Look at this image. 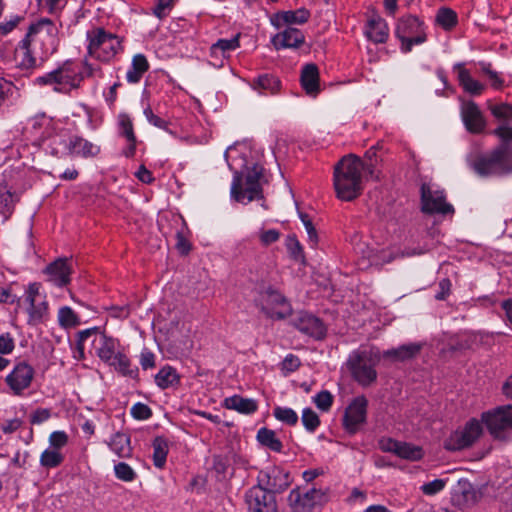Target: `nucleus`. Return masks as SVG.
<instances>
[{
  "label": "nucleus",
  "mask_w": 512,
  "mask_h": 512,
  "mask_svg": "<svg viewBox=\"0 0 512 512\" xmlns=\"http://www.w3.org/2000/svg\"><path fill=\"white\" fill-rule=\"evenodd\" d=\"M379 147V144L372 146L369 150L366 151L364 160H362L364 163L363 170L371 177L375 176V167L378 163L377 151Z\"/></svg>",
  "instance_id": "nucleus-46"
},
{
  "label": "nucleus",
  "mask_w": 512,
  "mask_h": 512,
  "mask_svg": "<svg viewBox=\"0 0 512 512\" xmlns=\"http://www.w3.org/2000/svg\"><path fill=\"white\" fill-rule=\"evenodd\" d=\"M437 23L445 29H451L457 23V15L450 8H441L436 15Z\"/></svg>",
  "instance_id": "nucleus-44"
},
{
  "label": "nucleus",
  "mask_w": 512,
  "mask_h": 512,
  "mask_svg": "<svg viewBox=\"0 0 512 512\" xmlns=\"http://www.w3.org/2000/svg\"><path fill=\"white\" fill-rule=\"evenodd\" d=\"M300 366V360L293 354L287 355L282 362V369L287 372H293Z\"/></svg>",
  "instance_id": "nucleus-61"
},
{
  "label": "nucleus",
  "mask_w": 512,
  "mask_h": 512,
  "mask_svg": "<svg viewBox=\"0 0 512 512\" xmlns=\"http://www.w3.org/2000/svg\"><path fill=\"white\" fill-rule=\"evenodd\" d=\"M439 291L435 295L437 300H445L446 297L450 294L451 290V282L448 278H444L439 282Z\"/></svg>",
  "instance_id": "nucleus-64"
},
{
  "label": "nucleus",
  "mask_w": 512,
  "mask_h": 512,
  "mask_svg": "<svg viewBox=\"0 0 512 512\" xmlns=\"http://www.w3.org/2000/svg\"><path fill=\"white\" fill-rule=\"evenodd\" d=\"M86 38L89 55L102 62L110 61L123 50L122 39L100 27L88 30Z\"/></svg>",
  "instance_id": "nucleus-7"
},
{
  "label": "nucleus",
  "mask_w": 512,
  "mask_h": 512,
  "mask_svg": "<svg viewBox=\"0 0 512 512\" xmlns=\"http://www.w3.org/2000/svg\"><path fill=\"white\" fill-rule=\"evenodd\" d=\"M482 425L471 419L461 430H456L445 440L444 447L450 451H458L470 447L481 435Z\"/></svg>",
  "instance_id": "nucleus-11"
},
{
  "label": "nucleus",
  "mask_w": 512,
  "mask_h": 512,
  "mask_svg": "<svg viewBox=\"0 0 512 512\" xmlns=\"http://www.w3.org/2000/svg\"><path fill=\"white\" fill-rule=\"evenodd\" d=\"M25 39L33 47L34 53L40 56V63H44L58 49L59 28L50 19L42 18L31 23Z\"/></svg>",
  "instance_id": "nucleus-5"
},
{
  "label": "nucleus",
  "mask_w": 512,
  "mask_h": 512,
  "mask_svg": "<svg viewBox=\"0 0 512 512\" xmlns=\"http://www.w3.org/2000/svg\"><path fill=\"white\" fill-rule=\"evenodd\" d=\"M262 167L254 165L252 168L247 169L245 176L240 173H235L232 186L231 195L237 202H243L247 199L248 202L256 198L262 197V187L260 179L263 174Z\"/></svg>",
  "instance_id": "nucleus-8"
},
{
  "label": "nucleus",
  "mask_w": 512,
  "mask_h": 512,
  "mask_svg": "<svg viewBox=\"0 0 512 512\" xmlns=\"http://www.w3.org/2000/svg\"><path fill=\"white\" fill-rule=\"evenodd\" d=\"M273 415L277 420L290 426H294L298 422V415L291 408L278 406L274 409Z\"/></svg>",
  "instance_id": "nucleus-47"
},
{
  "label": "nucleus",
  "mask_w": 512,
  "mask_h": 512,
  "mask_svg": "<svg viewBox=\"0 0 512 512\" xmlns=\"http://www.w3.org/2000/svg\"><path fill=\"white\" fill-rule=\"evenodd\" d=\"M454 70L458 71V80L465 92L471 95H481L485 90V85L475 80L470 75V72L464 67L463 64L458 63L454 66Z\"/></svg>",
  "instance_id": "nucleus-29"
},
{
  "label": "nucleus",
  "mask_w": 512,
  "mask_h": 512,
  "mask_svg": "<svg viewBox=\"0 0 512 512\" xmlns=\"http://www.w3.org/2000/svg\"><path fill=\"white\" fill-rule=\"evenodd\" d=\"M34 374L35 371L30 364L19 362L6 376L5 382L14 395L20 396L31 386Z\"/></svg>",
  "instance_id": "nucleus-15"
},
{
  "label": "nucleus",
  "mask_w": 512,
  "mask_h": 512,
  "mask_svg": "<svg viewBox=\"0 0 512 512\" xmlns=\"http://www.w3.org/2000/svg\"><path fill=\"white\" fill-rule=\"evenodd\" d=\"M294 324L300 332L316 339H321L326 334V328L321 320L310 314L300 315Z\"/></svg>",
  "instance_id": "nucleus-24"
},
{
  "label": "nucleus",
  "mask_w": 512,
  "mask_h": 512,
  "mask_svg": "<svg viewBox=\"0 0 512 512\" xmlns=\"http://www.w3.org/2000/svg\"><path fill=\"white\" fill-rule=\"evenodd\" d=\"M156 384L161 388L173 386L178 381L175 369L167 366L163 367L155 376Z\"/></svg>",
  "instance_id": "nucleus-41"
},
{
  "label": "nucleus",
  "mask_w": 512,
  "mask_h": 512,
  "mask_svg": "<svg viewBox=\"0 0 512 512\" xmlns=\"http://www.w3.org/2000/svg\"><path fill=\"white\" fill-rule=\"evenodd\" d=\"M319 496V491L311 489L305 494H301L298 489H294L290 492L288 500L290 504L296 508L312 507L315 504V498Z\"/></svg>",
  "instance_id": "nucleus-34"
},
{
  "label": "nucleus",
  "mask_w": 512,
  "mask_h": 512,
  "mask_svg": "<svg viewBox=\"0 0 512 512\" xmlns=\"http://www.w3.org/2000/svg\"><path fill=\"white\" fill-rule=\"evenodd\" d=\"M309 18L310 12L305 8H300L297 10L278 12L275 14L272 22L275 26L280 28L284 25L304 24Z\"/></svg>",
  "instance_id": "nucleus-27"
},
{
  "label": "nucleus",
  "mask_w": 512,
  "mask_h": 512,
  "mask_svg": "<svg viewBox=\"0 0 512 512\" xmlns=\"http://www.w3.org/2000/svg\"><path fill=\"white\" fill-rule=\"evenodd\" d=\"M461 116L466 129L471 133H480L485 127V121L479 107L473 101L462 104Z\"/></svg>",
  "instance_id": "nucleus-22"
},
{
  "label": "nucleus",
  "mask_w": 512,
  "mask_h": 512,
  "mask_svg": "<svg viewBox=\"0 0 512 512\" xmlns=\"http://www.w3.org/2000/svg\"><path fill=\"white\" fill-rule=\"evenodd\" d=\"M72 268L67 259H57L49 264L44 273L47 281L57 287H64L70 283Z\"/></svg>",
  "instance_id": "nucleus-20"
},
{
  "label": "nucleus",
  "mask_w": 512,
  "mask_h": 512,
  "mask_svg": "<svg viewBox=\"0 0 512 512\" xmlns=\"http://www.w3.org/2000/svg\"><path fill=\"white\" fill-rule=\"evenodd\" d=\"M117 125L119 134L126 140H133L135 137L133 122L131 117L126 113H120L117 117Z\"/></svg>",
  "instance_id": "nucleus-43"
},
{
  "label": "nucleus",
  "mask_w": 512,
  "mask_h": 512,
  "mask_svg": "<svg viewBox=\"0 0 512 512\" xmlns=\"http://www.w3.org/2000/svg\"><path fill=\"white\" fill-rule=\"evenodd\" d=\"M97 69L88 63L81 66L77 62L65 61L56 69L36 77L34 83L39 86L50 87L58 93L68 94L79 88L84 78V72L92 76Z\"/></svg>",
  "instance_id": "nucleus-4"
},
{
  "label": "nucleus",
  "mask_w": 512,
  "mask_h": 512,
  "mask_svg": "<svg viewBox=\"0 0 512 512\" xmlns=\"http://www.w3.org/2000/svg\"><path fill=\"white\" fill-rule=\"evenodd\" d=\"M148 69L149 63L145 55L136 54L133 56L131 66L127 70L126 80L131 84L138 83Z\"/></svg>",
  "instance_id": "nucleus-31"
},
{
  "label": "nucleus",
  "mask_w": 512,
  "mask_h": 512,
  "mask_svg": "<svg viewBox=\"0 0 512 512\" xmlns=\"http://www.w3.org/2000/svg\"><path fill=\"white\" fill-rule=\"evenodd\" d=\"M396 36L401 41V50L410 52L413 45L426 41L423 23L415 16L402 18L396 27Z\"/></svg>",
  "instance_id": "nucleus-10"
},
{
  "label": "nucleus",
  "mask_w": 512,
  "mask_h": 512,
  "mask_svg": "<svg viewBox=\"0 0 512 512\" xmlns=\"http://www.w3.org/2000/svg\"><path fill=\"white\" fill-rule=\"evenodd\" d=\"M368 401L364 396L356 397L346 408L343 423L345 429L354 434L365 423Z\"/></svg>",
  "instance_id": "nucleus-19"
},
{
  "label": "nucleus",
  "mask_w": 512,
  "mask_h": 512,
  "mask_svg": "<svg viewBox=\"0 0 512 512\" xmlns=\"http://www.w3.org/2000/svg\"><path fill=\"white\" fill-rule=\"evenodd\" d=\"M38 283H31L25 291V302L28 304V323L38 325L48 318V302L40 295Z\"/></svg>",
  "instance_id": "nucleus-12"
},
{
  "label": "nucleus",
  "mask_w": 512,
  "mask_h": 512,
  "mask_svg": "<svg viewBox=\"0 0 512 512\" xmlns=\"http://www.w3.org/2000/svg\"><path fill=\"white\" fill-rule=\"evenodd\" d=\"M14 62L22 70H31L42 64L40 63V56L34 53L33 47L25 38L15 48Z\"/></svg>",
  "instance_id": "nucleus-21"
},
{
  "label": "nucleus",
  "mask_w": 512,
  "mask_h": 512,
  "mask_svg": "<svg viewBox=\"0 0 512 512\" xmlns=\"http://www.w3.org/2000/svg\"><path fill=\"white\" fill-rule=\"evenodd\" d=\"M64 460L61 451L55 448H47L40 455V464L45 468H55L59 466Z\"/></svg>",
  "instance_id": "nucleus-39"
},
{
  "label": "nucleus",
  "mask_w": 512,
  "mask_h": 512,
  "mask_svg": "<svg viewBox=\"0 0 512 512\" xmlns=\"http://www.w3.org/2000/svg\"><path fill=\"white\" fill-rule=\"evenodd\" d=\"M305 42L303 32L297 28L287 27L272 38L275 49L299 48Z\"/></svg>",
  "instance_id": "nucleus-23"
},
{
  "label": "nucleus",
  "mask_w": 512,
  "mask_h": 512,
  "mask_svg": "<svg viewBox=\"0 0 512 512\" xmlns=\"http://www.w3.org/2000/svg\"><path fill=\"white\" fill-rule=\"evenodd\" d=\"M224 406L227 409L236 410L245 414H250L257 410V404L254 400L246 399L238 395L226 398L224 400Z\"/></svg>",
  "instance_id": "nucleus-32"
},
{
  "label": "nucleus",
  "mask_w": 512,
  "mask_h": 512,
  "mask_svg": "<svg viewBox=\"0 0 512 512\" xmlns=\"http://www.w3.org/2000/svg\"><path fill=\"white\" fill-rule=\"evenodd\" d=\"M35 142L47 153L57 158H95L101 152L99 144L73 134L60 120L38 115L30 120Z\"/></svg>",
  "instance_id": "nucleus-1"
},
{
  "label": "nucleus",
  "mask_w": 512,
  "mask_h": 512,
  "mask_svg": "<svg viewBox=\"0 0 512 512\" xmlns=\"http://www.w3.org/2000/svg\"><path fill=\"white\" fill-rule=\"evenodd\" d=\"M153 447V463L157 468H163L166 463L169 451L168 442L163 437H156L152 443Z\"/></svg>",
  "instance_id": "nucleus-35"
},
{
  "label": "nucleus",
  "mask_w": 512,
  "mask_h": 512,
  "mask_svg": "<svg viewBox=\"0 0 512 512\" xmlns=\"http://www.w3.org/2000/svg\"><path fill=\"white\" fill-rule=\"evenodd\" d=\"M90 342L95 354L106 364L123 376L135 378L138 369L131 365V361L124 352L118 339L107 336L94 329H86L78 333L77 349L82 355L87 343Z\"/></svg>",
  "instance_id": "nucleus-2"
},
{
  "label": "nucleus",
  "mask_w": 512,
  "mask_h": 512,
  "mask_svg": "<svg viewBox=\"0 0 512 512\" xmlns=\"http://www.w3.org/2000/svg\"><path fill=\"white\" fill-rule=\"evenodd\" d=\"M114 474L117 479L124 482H132L137 477L134 469L125 462H118L114 465Z\"/></svg>",
  "instance_id": "nucleus-49"
},
{
  "label": "nucleus",
  "mask_w": 512,
  "mask_h": 512,
  "mask_svg": "<svg viewBox=\"0 0 512 512\" xmlns=\"http://www.w3.org/2000/svg\"><path fill=\"white\" fill-rule=\"evenodd\" d=\"M446 480L435 479L431 482L425 483L421 486V491L428 496L435 495L442 491L446 486Z\"/></svg>",
  "instance_id": "nucleus-55"
},
{
  "label": "nucleus",
  "mask_w": 512,
  "mask_h": 512,
  "mask_svg": "<svg viewBox=\"0 0 512 512\" xmlns=\"http://www.w3.org/2000/svg\"><path fill=\"white\" fill-rule=\"evenodd\" d=\"M280 80L274 75L264 74L253 82V88L260 93L276 94L280 90Z\"/></svg>",
  "instance_id": "nucleus-33"
},
{
  "label": "nucleus",
  "mask_w": 512,
  "mask_h": 512,
  "mask_svg": "<svg viewBox=\"0 0 512 512\" xmlns=\"http://www.w3.org/2000/svg\"><path fill=\"white\" fill-rule=\"evenodd\" d=\"M280 232L277 229H261L258 232V239L261 245L267 247L280 239Z\"/></svg>",
  "instance_id": "nucleus-53"
},
{
  "label": "nucleus",
  "mask_w": 512,
  "mask_h": 512,
  "mask_svg": "<svg viewBox=\"0 0 512 512\" xmlns=\"http://www.w3.org/2000/svg\"><path fill=\"white\" fill-rule=\"evenodd\" d=\"M421 344L409 343L383 352V357L392 362H404L415 358L421 351Z\"/></svg>",
  "instance_id": "nucleus-26"
},
{
  "label": "nucleus",
  "mask_w": 512,
  "mask_h": 512,
  "mask_svg": "<svg viewBox=\"0 0 512 512\" xmlns=\"http://www.w3.org/2000/svg\"><path fill=\"white\" fill-rule=\"evenodd\" d=\"M109 449L119 458H129L132 455L130 436L116 432L106 442Z\"/></svg>",
  "instance_id": "nucleus-30"
},
{
  "label": "nucleus",
  "mask_w": 512,
  "mask_h": 512,
  "mask_svg": "<svg viewBox=\"0 0 512 512\" xmlns=\"http://www.w3.org/2000/svg\"><path fill=\"white\" fill-rule=\"evenodd\" d=\"M300 81L306 94L316 96L320 91L317 65L313 63L306 64L301 71Z\"/></svg>",
  "instance_id": "nucleus-25"
},
{
  "label": "nucleus",
  "mask_w": 512,
  "mask_h": 512,
  "mask_svg": "<svg viewBox=\"0 0 512 512\" xmlns=\"http://www.w3.org/2000/svg\"><path fill=\"white\" fill-rule=\"evenodd\" d=\"M15 347L14 339L9 333L0 335V354H10Z\"/></svg>",
  "instance_id": "nucleus-59"
},
{
  "label": "nucleus",
  "mask_w": 512,
  "mask_h": 512,
  "mask_svg": "<svg viewBox=\"0 0 512 512\" xmlns=\"http://www.w3.org/2000/svg\"><path fill=\"white\" fill-rule=\"evenodd\" d=\"M286 247L291 258L297 262L304 263L305 257L303 248L295 235H289L286 239Z\"/></svg>",
  "instance_id": "nucleus-45"
},
{
  "label": "nucleus",
  "mask_w": 512,
  "mask_h": 512,
  "mask_svg": "<svg viewBox=\"0 0 512 512\" xmlns=\"http://www.w3.org/2000/svg\"><path fill=\"white\" fill-rule=\"evenodd\" d=\"M364 163L355 154H348L334 167V188L336 195L343 201L356 199L363 190L362 171Z\"/></svg>",
  "instance_id": "nucleus-3"
},
{
  "label": "nucleus",
  "mask_w": 512,
  "mask_h": 512,
  "mask_svg": "<svg viewBox=\"0 0 512 512\" xmlns=\"http://www.w3.org/2000/svg\"><path fill=\"white\" fill-rule=\"evenodd\" d=\"M245 501L248 512H277L275 496L258 485L246 492Z\"/></svg>",
  "instance_id": "nucleus-17"
},
{
  "label": "nucleus",
  "mask_w": 512,
  "mask_h": 512,
  "mask_svg": "<svg viewBox=\"0 0 512 512\" xmlns=\"http://www.w3.org/2000/svg\"><path fill=\"white\" fill-rule=\"evenodd\" d=\"M314 403L321 411H329L333 404V395L329 391L323 390L316 394Z\"/></svg>",
  "instance_id": "nucleus-52"
},
{
  "label": "nucleus",
  "mask_w": 512,
  "mask_h": 512,
  "mask_svg": "<svg viewBox=\"0 0 512 512\" xmlns=\"http://www.w3.org/2000/svg\"><path fill=\"white\" fill-rule=\"evenodd\" d=\"M155 5L152 9V14L158 19L166 18L174 7V0H154Z\"/></svg>",
  "instance_id": "nucleus-51"
},
{
  "label": "nucleus",
  "mask_w": 512,
  "mask_h": 512,
  "mask_svg": "<svg viewBox=\"0 0 512 512\" xmlns=\"http://www.w3.org/2000/svg\"><path fill=\"white\" fill-rule=\"evenodd\" d=\"M131 415L138 420H146L151 416L150 408L143 403H136L131 407Z\"/></svg>",
  "instance_id": "nucleus-58"
},
{
  "label": "nucleus",
  "mask_w": 512,
  "mask_h": 512,
  "mask_svg": "<svg viewBox=\"0 0 512 512\" xmlns=\"http://www.w3.org/2000/svg\"><path fill=\"white\" fill-rule=\"evenodd\" d=\"M470 167L481 177L512 173V145L502 143L489 154L470 161Z\"/></svg>",
  "instance_id": "nucleus-6"
},
{
  "label": "nucleus",
  "mask_w": 512,
  "mask_h": 512,
  "mask_svg": "<svg viewBox=\"0 0 512 512\" xmlns=\"http://www.w3.org/2000/svg\"><path fill=\"white\" fill-rule=\"evenodd\" d=\"M365 35L374 43H385L388 38V27L379 15L372 16L366 26Z\"/></svg>",
  "instance_id": "nucleus-28"
},
{
  "label": "nucleus",
  "mask_w": 512,
  "mask_h": 512,
  "mask_svg": "<svg viewBox=\"0 0 512 512\" xmlns=\"http://www.w3.org/2000/svg\"><path fill=\"white\" fill-rule=\"evenodd\" d=\"M258 441L271 449L274 452H281L283 445L281 441L276 437V433L268 428H261L257 433Z\"/></svg>",
  "instance_id": "nucleus-37"
},
{
  "label": "nucleus",
  "mask_w": 512,
  "mask_h": 512,
  "mask_svg": "<svg viewBox=\"0 0 512 512\" xmlns=\"http://www.w3.org/2000/svg\"><path fill=\"white\" fill-rule=\"evenodd\" d=\"M58 323L63 328H72L79 325L78 315L68 306L60 307L58 310Z\"/></svg>",
  "instance_id": "nucleus-40"
},
{
  "label": "nucleus",
  "mask_w": 512,
  "mask_h": 512,
  "mask_svg": "<svg viewBox=\"0 0 512 512\" xmlns=\"http://www.w3.org/2000/svg\"><path fill=\"white\" fill-rule=\"evenodd\" d=\"M493 116L499 119H512V105L502 103L490 107Z\"/></svg>",
  "instance_id": "nucleus-56"
},
{
  "label": "nucleus",
  "mask_w": 512,
  "mask_h": 512,
  "mask_svg": "<svg viewBox=\"0 0 512 512\" xmlns=\"http://www.w3.org/2000/svg\"><path fill=\"white\" fill-rule=\"evenodd\" d=\"M301 420L305 429L311 433L314 432L320 425L319 416L311 408H306L303 410Z\"/></svg>",
  "instance_id": "nucleus-50"
},
{
  "label": "nucleus",
  "mask_w": 512,
  "mask_h": 512,
  "mask_svg": "<svg viewBox=\"0 0 512 512\" xmlns=\"http://www.w3.org/2000/svg\"><path fill=\"white\" fill-rule=\"evenodd\" d=\"M51 416V413L48 409H37L33 412L31 415L30 421L32 424H41L45 421H47Z\"/></svg>",
  "instance_id": "nucleus-63"
},
{
  "label": "nucleus",
  "mask_w": 512,
  "mask_h": 512,
  "mask_svg": "<svg viewBox=\"0 0 512 512\" xmlns=\"http://www.w3.org/2000/svg\"><path fill=\"white\" fill-rule=\"evenodd\" d=\"M346 365L353 379L362 386L370 385L377 378L376 361L372 353L366 349L352 351Z\"/></svg>",
  "instance_id": "nucleus-9"
},
{
  "label": "nucleus",
  "mask_w": 512,
  "mask_h": 512,
  "mask_svg": "<svg viewBox=\"0 0 512 512\" xmlns=\"http://www.w3.org/2000/svg\"><path fill=\"white\" fill-rule=\"evenodd\" d=\"M289 473L279 467H272L261 471L258 476V486L275 495L281 493L290 486Z\"/></svg>",
  "instance_id": "nucleus-18"
},
{
  "label": "nucleus",
  "mask_w": 512,
  "mask_h": 512,
  "mask_svg": "<svg viewBox=\"0 0 512 512\" xmlns=\"http://www.w3.org/2000/svg\"><path fill=\"white\" fill-rule=\"evenodd\" d=\"M393 446L395 454L403 459L415 461L422 458V449L418 446L405 442H399V444H393Z\"/></svg>",
  "instance_id": "nucleus-38"
},
{
  "label": "nucleus",
  "mask_w": 512,
  "mask_h": 512,
  "mask_svg": "<svg viewBox=\"0 0 512 512\" xmlns=\"http://www.w3.org/2000/svg\"><path fill=\"white\" fill-rule=\"evenodd\" d=\"M240 34L235 35L231 39H219L210 47V52L215 51L221 52V59H227L230 57V53L239 47Z\"/></svg>",
  "instance_id": "nucleus-36"
},
{
  "label": "nucleus",
  "mask_w": 512,
  "mask_h": 512,
  "mask_svg": "<svg viewBox=\"0 0 512 512\" xmlns=\"http://www.w3.org/2000/svg\"><path fill=\"white\" fill-rule=\"evenodd\" d=\"M15 202L16 196L7 187H0V213L3 215L9 214Z\"/></svg>",
  "instance_id": "nucleus-48"
},
{
  "label": "nucleus",
  "mask_w": 512,
  "mask_h": 512,
  "mask_svg": "<svg viewBox=\"0 0 512 512\" xmlns=\"http://www.w3.org/2000/svg\"><path fill=\"white\" fill-rule=\"evenodd\" d=\"M143 114L146 118V120L153 126L159 128V129H163L165 130L167 133H169L170 135H172L173 137L175 138H178L177 134L175 131L173 130H170L169 127H168V123L166 120H164L163 118L157 116L156 114H154L152 108L147 105L146 107H144L143 109Z\"/></svg>",
  "instance_id": "nucleus-42"
},
{
  "label": "nucleus",
  "mask_w": 512,
  "mask_h": 512,
  "mask_svg": "<svg viewBox=\"0 0 512 512\" xmlns=\"http://www.w3.org/2000/svg\"><path fill=\"white\" fill-rule=\"evenodd\" d=\"M421 210L426 214H453L454 208L446 202L443 191H433L427 184L421 186Z\"/></svg>",
  "instance_id": "nucleus-13"
},
{
  "label": "nucleus",
  "mask_w": 512,
  "mask_h": 512,
  "mask_svg": "<svg viewBox=\"0 0 512 512\" xmlns=\"http://www.w3.org/2000/svg\"><path fill=\"white\" fill-rule=\"evenodd\" d=\"M140 364L144 370L152 368L155 364V355L147 349H144L140 355Z\"/></svg>",
  "instance_id": "nucleus-62"
},
{
  "label": "nucleus",
  "mask_w": 512,
  "mask_h": 512,
  "mask_svg": "<svg viewBox=\"0 0 512 512\" xmlns=\"http://www.w3.org/2000/svg\"><path fill=\"white\" fill-rule=\"evenodd\" d=\"M482 421L489 432L498 438L503 431L512 428V406H502L485 412L482 414Z\"/></svg>",
  "instance_id": "nucleus-16"
},
{
  "label": "nucleus",
  "mask_w": 512,
  "mask_h": 512,
  "mask_svg": "<svg viewBox=\"0 0 512 512\" xmlns=\"http://www.w3.org/2000/svg\"><path fill=\"white\" fill-rule=\"evenodd\" d=\"M300 218H301V221L307 231L309 241L313 245H316L318 242V235H317L316 229H315L311 219L309 218V216L307 214H303V213L300 214Z\"/></svg>",
  "instance_id": "nucleus-57"
},
{
  "label": "nucleus",
  "mask_w": 512,
  "mask_h": 512,
  "mask_svg": "<svg viewBox=\"0 0 512 512\" xmlns=\"http://www.w3.org/2000/svg\"><path fill=\"white\" fill-rule=\"evenodd\" d=\"M50 13L60 12L67 4V0H39Z\"/></svg>",
  "instance_id": "nucleus-60"
},
{
  "label": "nucleus",
  "mask_w": 512,
  "mask_h": 512,
  "mask_svg": "<svg viewBox=\"0 0 512 512\" xmlns=\"http://www.w3.org/2000/svg\"><path fill=\"white\" fill-rule=\"evenodd\" d=\"M261 310L271 318H284L291 313L287 299L277 290L268 288L260 296Z\"/></svg>",
  "instance_id": "nucleus-14"
},
{
  "label": "nucleus",
  "mask_w": 512,
  "mask_h": 512,
  "mask_svg": "<svg viewBox=\"0 0 512 512\" xmlns=\"http://www.w3.org/2000/svg\"><path fill=\"white\" fill-rule=\"evenodd\" d=\"M68 443V435L65 431H54L49 436V447L60 451Z\"/></svg>",
  "instance_id": "nucleus-54"
}]
</instances>
